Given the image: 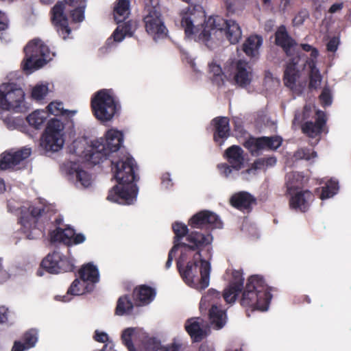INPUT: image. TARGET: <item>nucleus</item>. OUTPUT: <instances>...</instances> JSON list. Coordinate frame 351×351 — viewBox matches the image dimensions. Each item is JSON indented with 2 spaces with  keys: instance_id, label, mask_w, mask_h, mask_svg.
<instances>
[{
  "instance_id": "nucleus-27",
  "label": "nucleus",
  "mask_w": 351,
  "mask_h": 351,
  "mask_svg": "<svg viewBox=\"0 0 351 351\" xmlns=\"http://www.w3.org/2000/svg\"><path fill=\"white\" fill-rule=\"evenodd\" d=\"M211 124L214 127V140L221 145L230 135L229 119L226 117H217L212 120Z\"/></svg>"
},
{
  "instance_id": "nucleus-4",
  "label": "nucleus",
  "mask_w": 351,
  "mask_h": 351,
  "mask_svg": "<svg viewBox=\"0 0 351 351\" xmlns=\"http://www.w3.org/2000/svg\"><path fill=\"white\" fill-rule=\"evenodd\" d=\"M11 202L8 203V208L11 212L20 210L19 223L22 232L29 239H34L42 234L41 221L49 219L52 206L45 200L23 202L20 206H15Z\"/></svg>"
},
{
  "instance_id": "nucleus-12",
  "label": "nucleus",
  "mask_w": 351,
  "mask_h": 351,
  "mask_svg": "<svg viewBox=\"0 0 351 351\" xmlns=\"http://www.w3.org/2000/svg\"><path fill=\"white\" fill-rule=\"evenodd\" d=\"M221 301L220 293L214 289H210L202 296L199 303L201 312L208 311L210 322L216 329L222 328L227 319L226 311L221 307Z\"/></svg>"
},
{
  "instance_id": "nucleus-1",
  "label": "nucleus",
  "mask_w": 351,
  "mask_h": 351,
  "mask_svg": "<svg viewBox=\"0 0 351 351\" xmlns=\"http://www.w3.org/2000/svg\"><path fill=\"white\" fill-rule=\"evenodd\" d=\"M123 142V134L115 128L109 129L104 138L89 141L85 137L75 140L70 152L73 158L61 167L69 182L78 189H88L93 184L92 176L82 169L80 162L97 165L116 153Z\"/></svg>"
},
{
  "instance_id": "nucleus-33",
  "label": "nucleus",
  "mask_w": 351,
  "mask_h": 351,
  "mask_svg": "<svg viewBox=\"0 0 351 351\" xmlns=\"http://www.w3.org/2000/svg\"><path fill=\"white\" fill-rule=\"evenodd\" d=\"M79 277L85 283L92 285L93 288H94L95 285L99 280V270L95 265L92 263H88L84 265L79 271Z\"/></svg>"
},
{
  "instance_id": "nucleus-24",
  "label": "nucleus",
  "mask_w": 351,
  "mask_h": 351,
  "mask_svg": "<svg viewBox=\"0 0 351 351\" xmlns=\"http://www.w3.org/2000/svg\"><path fill=\"white\" fill-rule=\"evenodd\" d=\"M92 285L85 283L80 277L75 279L68 289L66 293L64 295L56 296V300L63 302H70L73 296H79L93 290Z\"/></svg>"
},
{
  "instance_id": "nucleus-5",
  "label": "nucleus",
  "mask_w": 351,
  "mask_h": 351,
  "mask_svg": "<svg viewBox=\"0 0 351 351\" xmlns=\"http://www.w3.org/2000/svg\"><path fill=\"white\" fill-rule=\"evenodd\" d=\"M121 340L129 351H179L180 346L173 343L162 346L154 337H149L142 328H128L122 332Z\"/></svg>"
},
{
  "instance_id": "nucleus-35",
  "label": "nucleus",
  "mask_w": 351,
  "mask_h": 351,
  "mask_svg": "<svg viewBox=\"0 0 351 351\" xmlns=\"http://www.w3.org/2000/svg\"><path fill=\"white\" fill-rule=\"evenodd\" d=\"M254 200L253 196L249 193L241 191L231 197L230 203L235 208L245 210L249 208Z\"/></svg>"
},
{
  "instance_id": "nucleus-55",
  "label": "nucleus",
  "mask_w": 351,
  "mask_h": 351,
  "mask_svg": "<svg viewBox=\"0 0 351 351\" xmlns=\"http://www.w3.org/2000/svg\"><path fill=\"white\" fill-rule=\"evenodd\" d=\"M339 43L338 38H332L327 44V49L330 51H335L337 49Z\"/></svg>"
},
{
  "instance_id": "nucleus-9",
  "label": "nucleus",
  "mask_w": 351,
  "mask_h": 351,
  "mask_svg": "<svg viewBox=\"0 0 351 351\" xmlns=\"http://www.w3.org/2000/svg\"><path fill=\"white\" fill-rule=\"evenodd\" d=\"M210 264L202 259L199 262H189L178 268L183 280L189 287L197 290L204 289L210 283Z\"/></svg>"
},
{
  "instance_id": "nucleus-43",
  "label": "nucleus",
  "mask_w": 351,
  "mask_h": 351,
  "mask_svg": "<svg viewBox=\"0 0 351 351\" xmlns=\"http://www.w3.org/2000/svg\"><path fill=\"white\" fill-rule=\"evenodd\" d=\"M49 114L54 116H66L72 117L76 114L75 110H68L64 108L63 103L61 101H52L47 107Z\"/></svg>"
},
{
  "instance_id": "nucleus-49",
  "label": "nucleus",
  "mask_w": 351,
  "mask_h": 351,
  "mask_svg": "<svg viewBox=\"0 0 351 351\" xmlns=\"http://www.w3.org/2000/svg\"><path fill=\"white\" fill-rule=\"evenodd\" d=\"M317 157V154L315 152L307 149V148H300L298 149L294 154L293 158L295 160H305L306 161L313 162V159Z\"/></svg>"
},
{
  "instance_id": "nucleus-59",
  "label": "nucleus",
  "mask_w": 351,
  "mask_h": 351,
  "mask_svg": "<svg viewBox=\"0 0 351 351\" xmlns=\"http://www.w3.org/2000/svg\"><path fill=\"white\" fill-rule=\"evenodd\" d=\"M342 8H343L342 3H335L330 7L329 12L330 13H335V12L341 10Z\"/></svg>"
},
{
  "instance_id": "nucleus-62",
  "label": "nucleus",
  "mask_w": 351,
  "mask_h": 351,
  "mask_svg": "<svg viewBox=\"0 0 351 351\" xmlns=\"http://www.w3.org/2000/svg\"><path fill=\"white\" fill-rule=\"evenodd\" d=\"M303 18L302 16L299 15L295 17L293 20V23L296 25H300L303 23Z\"/></svg>"
},
{
  "instance_id": "nucleus-10",
  "label": "nucleus",
  "mask_w": 351,
  "mask_h": 351,
  "mask_svg": "<svg viewBox=\"0 0 351 351\" xmlns=\"http://www.w3.org/2000/svg\"><path fill=\"white\" fill-rule=\"evenodd\" d=\"M24 51L25 57L23 68L29 73L43 67L54 56V53L38 38L29 42Z\"/></svg>"
},
{
  "instance_id": "nucleus-30",
  "label": "nucleus",
  "mask_w": 351,
  "mask_h": 351,
  "mask_svg": "<svg viewBox=\"0 0 351 351\" xmlns=\"http://www.w3.org/2000/svg\"><path fill=\"white\" fill-rule=\"evenodd\" d=\"M291 195L290 206L292 208L304 212L309 206L312 194L309 191H296Z\"/></svg>"
},
{
  "instance_id": "nucleus-3",
  "label": "nucleus",
  "mask_w": 351,
  "mask_h": 351,
  "mask_svg": "<svg viewBox=\"0 0 351 351\" xmlns=\"http://www.w3.org/2000/svg\"><path fill=\"white\" fill-rule=\"evenodd\" d=\"M112 170L118 184L109 191L107 199L123 205L134 204L137 197L138 189L134 182L137 180V167L134 158L123 154L119 160H111Z\"/></svg>"
},
{
  "instance_id": "nucleus-40",
  "label": "nucleus",
  "mask_w": 351,
  "mask_h": 351,
  "mask_svg": "<svg viewBox=\"0 0 351 351\" xmlns=\"http://www.w3.org/2000/svg\"><path fill=\"white\" fill-rule=\"evenodd\" d=\"M47 117V112L43 110H36L29 114L26 117V120L32 127L35 129H40L46 121Z\"/></svg>"
},
{
  "instance_id": "nucleus-44",
  "label": "nucleus",
  "mask_w": 351,
  "mask_h": 351,
  "mask_svg": "<svg viewBox=\"0 0 351 351\" xmlns=\"http://www.w3.org/2000/svg\"><path fill=\"white\" fill-rule=\"evenodd\" d=\"M276 163V158L275 157L261 158L254 161L252 168L247 169L245 172H243L242 173L254 174L256 170L274 167Z\"/></svg>"
},
{
  "instance_id": "nucleus-18",
  "label": "nucleus",
  "mask_w": 351,
  "mask_h": 351,
  "mask_svg": "<svg viewBox=\"0 0 351 351\" xmlns=\"http://www.w3.org/2000/svg\"><path fill=\"white\" fill-rule=\"evenodd\" d=\"M41 266L49 273L57 274L72 271L73 262L60 252L54 251L43 260Z\"/></svg>"
},
{
  "instance_id": "nucleus-61",
  "label": "nucleus",
  "mask_w": 351,
  "mask_h": 351,
  "mask_svg": "<svg viewBox=\"0 0 351 351\" xmlns=\"http://www.w3.org/2000/svg\"><path fill=\"white\" fill-rule=\"evenodd\" d=\"M269 75L270 73L266 75L265 80V83L267 84L269 80H271L274 85H278L279 81L278 80V79H274L271 76H269Z\"/></svg>"
},
{
  "instance_id": "nucleus-57",
  "label": "nucleus",
  "mask_w": 351,
  "mask_h": 351,
  "mask_svg": "<svg viewBox=\"0 0 351 351\" xmlns=\"http://www.w3.org/2000/svg\"><path fill=\"white\" fill-rule=\"evenodd\" d=\"M8 27V20L3 13L0 12V31L5 30Z\"/></svg>"
},
{
  "instance_id": "nucleus-48",
  "label": "nucleus",
  "mask_w": 351,
  "mask_h": 351,
  "mask_svg": "<svg viewBox=\"0 0 351 351\" xmlns=\"http://www.w3.org/2000/svg\"><path fill=\"white\" fill-rule=\"evenodd\" d=\"M3 122L9 130H21L23 128L24 121L21 117L7 116L4 117Z\"/></svg>"
},
{
  "instance_id": "nucleus-37",
  "label": "nucleus",
  "mask_w": 351,
  "mask_h": 351,
  "mask_svg": "<svg viewBox=\"0 0 351 351\" xmlns=\"http://www.w3.org/2000/svg\"><path fill=\"white\" fill-rule=\"evenodd\" d=\"M130 14V0H117L114 7V18L117 23L124 21Z\"/></svg>"
},
{
  "instance_id": "nucleus-46",
  "label": "nucleus",
  "mask_w": 351,
  "mask_h": 351,
  "mask_svg": "<svg viewBox=\"0 0 351 351\" xmlns=\"http://www.w3.org/2000/svg\"><path fill=\"white\" fill-rule=\"evenodd\" d=\"M49 91V84L47 82H39L32 90V97L35 100H42Z\"/></svg>"
},
{
  "instance_id": "nucleus-34",
  "label": "nucleus",
  "mask_w": 351,
  "mask_h": 351,
  "mask_svg": "<svg viewBox=\"0 0 351 351\" xmlns=\"http://www.w3.org/2000/svg\"><path fill=\"white\" fill-rule=\"evenodd\" d=\"M262 44L263 39L261 36H251L243 44V51L247 56L256 58Z\"/></svg>"
},
{
  "instance_id": "nucleus-6",
  "label": "nucleus",
  "mask_w": 351,
  "mask_h": 351,
  "mask_svg": "<svg viewBox=\"0 0 351 351\" xmlns=\"http://www.w3.org/2000/svg\"><path fill=\"white\" fill-rule=\"evenodd\" d=\"M271 299L269 288L261 276L256 275L248 279L241 303L242 306L251 308L252 310L266 311L268 310Z\"/></svg>"
},
{
  "instance_id": "nucleus-26",
  "label": "nucleus",
  "mask_w": 351,
  "mask_h": 351,
  "mask_svg": "<svg viewBox=\"0 0 351 351\" xmlns=\"http://www.w3.org/2000/svg\"><path fill=\"white\" fill-rule=\"evenodd\" d=\"M244 278L240 271H234L232 272V280L230 286L225 289L223 293V300L227 303H233L235 302L238 293L241 291L243 285Z\"/></svg>"
},
{
  "instance_id": "nucleus-22",
  "label": "nucleus",
  "mask_w": 351,
  "mask_h": 351,
  "mask_svg": "<svg viewBox=\"0 0 351 351\" xmlns=\"http://www.w3.org/2000/svg\"><path fill=\"white\" fill-rule=\"evenodd\" d=\"M31 154V149L23 147L19 150H10L2 154L0 159V168L7 169L14 168L22 161L27 159Z\"/></svg>"
},
{
  "instance_id": "nucleus-47",
  "label": "nucleus",
  "mask_w": 351,
  "mask_h": 351,
  "mask_svg": "<svg viewBox=\"0 0 351 351\" xmlns=\"http://www.w3.org/2000/svg\"><path fill=\"white\" fill-rule=\"evenodd\" d=\"M338 191L339 186L337 181L330 179L327 182L326 186L322 187L320 198L322 200L330 198L337 194Z\"/></svg>"
},
{
  "instance_id": "nucleus-39",
  "label": "nucleus",
  "mask_w": 351,
  "mask_h": 351,
  "mask_svg": "<svg viewBox=\"0 0 351 351\" xmlns=\"http://www.w3.org/2000/svg\"><path fill=\"white\" fill-rule=\"evenodd\" d=\"M304 176L298 172L288 173L285 178V184L289 194L298 191L303 184Z\"/></svg>"
},
{
  "instance_id": "nucleus-36",
  "label": "nucleus",
  "mask_w": 351,
  "mask_h": 351,
  "mask_svg": "<svg viewBox=\"0 0 351 351\" xmlns=\"http://www.w3.org/2000/svg\"><path fill=\"white\" fill-rule=\"evenodd\" d=\"M302 69H306L309 78V88L317 89L319 87L322 77L319 69L316 66V62H311L306 66H300Z\"/></svg>"
},
{
  "instance_id": "nucleus-38",
  "label": "nucleus",
  "mask_w": 351,
  "mask_h": 351,
  "mask_svg": "<svg viewBox=\"0 0 351 351\" xmlns=\"http://www.w3.org/2000/svg\"><path fill=\"white\" fill-rule=\"evenodd\" d=\"M136 29V25L132 21L119 24L114 31L112 37L114 42H121L125 36H132Z\"/></svg>"
},
{
  "instance_id": "nucleus-28",
  "label": "nucleus",
  "mask_w": 351,
  "mask_h": 351,
  "mask_svg": "<svg viewBox=\"0 0 351 351\" xmlns=\"http://www.w3.org/2000/svg\"><path fill=\"white\" fill-rule=\"evenodd\" d=\"M276 43L282 47L287 56L292 57L296 53V43L284 26L280 27L276 33Z\"/></svg>"
},
{
  "instance_id": "nucleus-32",
  "label": "nucleus",
  "mask_w": 351,
  "mask_h": 351,
  "mask_svg": "<svg viewBox=\"0 0 351 351\" xmlns=\"http://www.w3.org/2000/svg\"><path fill=\"white\" fill-rule=\"evenodd\" d=\"M156 296V291L152 288L142 285L136 288L133 292V297L136 302L139 306L147 305L149 304Z\"/></svg>"
},
{
  "instance_id": "nucleus-63",
  "label": "nucleus",
  "mask_w": 351,
  "mask_h": 351,
  "mask_svg": "<svg viewBox=\"0 0 351 351\" xmlns=\"http://www.w3.org/2000/svg\"><path fill=\"white\" fill-rule=\"evenodd\" d=\"M310 111H311V108L306 106L304 108V112H303L304 119H306L308 117V113L310 112Z\"/></svg>"
},
{
  "instance_id": "nucleus-7",
  "label": "nucleus",
  "mask_w": 351,
  "mask_h": 351,
  "mask_svg": "<svg viewBox=\"0 0 351 351\" xmlns=\"http://www.w3.org/2000/svg\"><path fill=\"white\" fill-rule=\"evenodd\" d=\"M186 240L187 243H175L178 245L177 252L180 256L177 260L178 268L187 265L190 262H199L202 261L200 250L210 244L213 237L210 233L204 234L198 231H193L187 234Z\"/></svg>"
},
{
  "instance_id": "nucleus-16",
  "label": "nucleus",
  "mask_w": 351,
  "mask_h": 351,
  "mask_svg": "<svg viewBox=\"0 0 351 351\" xmlns=\"http://www.w3.org/2000/svg\"><path fill=\"white\" fill-rule=\"evenodd\" d=\"M226 156L229 163L219 164L217 167L221 175L226 178L234 177L243 167L245 156L243 150L238 145H232L226 150Z\"/></svg>"
},
{
  "instance_id": "nucleus-15",
  "label": "nucleus",
  "mask_w": 351,
  "mask_h": 351,
  "mask_svg": "<svg viewBox=\"0 0 351 351\" xmlns=\"http://www.w3.org/2000/svg\"><path fill=\"white\" fill-rule=\"evenodd\" d=\"M64 143V125L57 119H51L41 139V146L46 151L58 152Z\"/></svg>"
},
{
  "instance_id": "nucleus-14",
  "label": "nucleus",
  "mask_w": 351,
  "mask_h": 351,
  "mask_svg": "<svg viewBox=\"0 0 351 351\" xmlns=\"http://www.w3.org/2000/svg\"><path fill=\"white\" fill-rule=\"evenodd\" d=\"M25 103V93L14 82L0 85V108L7 110L19 111Z\"/></svg>"
},
{
  "instance_id": "nucleus-25",
  "label": "nucleus",
  "mask_w": 351,
  "mask_h": 351,
  "mask_svg": "<svg viewBox=\"0 0 351 351\" xmlns=\"http://www.w3.org/2000/svg\"><path fill=\"white\" fill-rule=\"evenodd\" d=\"M185 328L195 341H199L207 335V324L199 317L188 319L185 324Z\"/></svg>"
},
{
  "instance_id": "nucleus-31",
  "label": "nucleus",
  "mask_w": 351,
  "mask_h": 351,
  "mask_svg": "<svg viewBox=\"0 0 351 351\" xmlns=\"http://www.w3.org/2000/svg\"><path fill=\"white\" fill-rule=\"evenodd\" d=\"M38 340V330L32 328L27 330L23 335V343L16 341L12 351H25L34 348Z\"/></svg>"
},
{
  "instance_id": "nucleus-56",
  "label": "nucleus",
  "mask_w": 351,
  "mask_h": 351,
  "mask_svg": "<svg viewBox=\"0 0 351 351\" xmlns=\"http://www.w3.org/2000/svg\"><path fill=\"white\" fill-rule=\"evenodd\" d=\"M8 309L3 306H0V323H5L8 320Z\"/></svg>"
},
{
  "instance_id": "nucleus-17",
  "label": "nucleus",
  "mask_w": 351,
  "mask_h": 351,
  "mask_svg": "<svg viewBox=\"0 0 351 351\" xmlns=\"http://www.w3.org/2000/svg\"><path fill=\"white\" fill-rule=\"evenodd\" d=\"M229 77L241 87L249 85L252 80V69L249 63L243 60L232 61L225 68Z\"/></svg>"
},
{
  "instance_id": "nucleus-21",
  "label": "nucleus",
  "mask_w": 351,
  "mask_h": 351,
  "mask_svg": "<svg viewBox=\"0 0 351 351\" xmlns=\"http://www.w3.org/2000/svg\"><path fill=\"white\" fill-rule=\"evenodd\" d=\"M50 238L52 242H62L68 245L82 243L86 239L83 234H76L70 227L64 229L57 228L50 232Z\"/></svg>"
},
{
  "instance_id": "nucleus-19",
  "label": "nucleus",
  "mask_w": 351,
  "mask_h": 351,
  "mask_svg": "<svg viewBox=\"0 0 351 351\" xmlns=\"http://www.w3.org/2000/svg\"><path fill=\"white\" fill-rule=\"evenodd\" d=\"M189 224L192 228L208 230L221 229L223 227L220 217L209 210H202L193 215L190 219Z\"/></svg>"
},
{
  "instance_id": "nucleus-11",
  "label": "nucleus",
  "mask_w": 351,
  "mask_h": 351,
  "mask_svg": "<svg viewBox=\"0 0 351 351\" xmlns=\"http://www.w3.org/2000/svg\"><path fill=\"white\" fill-rule=\"evenodd\" d=\"M143 21L147 33L154 41L167 38L168 29L160 13L158 0H145Z\"/></svg>"
},
{
  "instance_id": "nucleus-50",
  "label": "nucleus",
  "mask_w": 351,
  "mask_h": 351,
  "mask_svg": "<svg viewBox=\"0 0 351 351\" xmlns=\"http://www.w3.org/2000/svg\"><path fill=\"white\" fill-rule=\"evenodd\" d=\"M173 230L175 233V243H179V240L186 234L188 232L187 226L182 223L175 222L173 224Z\"/></svg>"
},
{
  "instance_id": "nucleus-64",
  "label": "nucleus",
  "mask_w": 351,
  "mask_h": 351,
  "mask_svg": "<svg viewBox=\"0 0 351 351\" xmlns=\"http://www.w3.org/2000/svg\"><path fill=\"white\" fill-rule=\"evenodd\" d=\"M227 7L229 10H231L233 8L234 5V0H227L226 1Z\"/></svg>"
},
{
  "instance_id": "nucleus-42",
  "label": "nucleus",
  "mask_w": 351,
  "mask_h": 351,
  "mask_svg": "<svg viewBox=\"0 0 351 351\" xmlns=\"http://www.w3.org/2000/svg\"><path fill=\"white\" fill-rule=\"evenodd\" d=\"M209 72L213 82L217 86L224 84V80L227 77L228 73L226 70L225 72L222 71L221 66L217 62L213 61L209 64Z\"/></svg>"
},
{
  "instance_id": "nucleus-20",
  "label": "nucleus",
  "mask_w": 351,
  "mask_h": 351,
  "mask_svg": "<svg viewBox=\"0 0 351 351\" xmlns=\"http://www.w3.org/2000/svg\"><path fill=\"white\" fill-rule=\"evenodd\" d=\"M282 138L278 136L250 138L245 142V147L253 154L263 149H276L282 144Z\"/></svg>"
},
{
  "instance_id": "nucleus-13",
  "label": "nucleus",
  "mask_w": 351,
  "mask_h": 351,
  "mask_svg": "<svg viewBox=\"0 0 351 351\" xmlns=\"http://www.w3.org/2000/svg\"><path fill=\"white\" fill-rule=\"evenodd\" d=\"M300 47L305 51L310 52V57L305 58L298 51L296 45V53L289 60L285 71V84L287 86L293 88L299 77L300 66H306L311 61L316 62L318 56V51L308 44H301Z\"/></svg>"
},
{
  "instance_id": "nucleus-53",
  "label": "nucleus",
  "mask_w": 351,
  "mask_h": 351,
  "mask_svg": "<svg viewBox=\"0 0 351 351\" xmlns=\"http://www.w3.org/2000/svg\"><path fill=\"white\" fill-rule=\"evenodd\" d=\"M94 339L95 341H97L98 342L106 343H108V342H111L110 341H109V337H108V334L104 332L99 331V330H95Z\"/></svg>"
},
{
  "instance_id": "nucleus-29",
  "label": "nucleus",
  "mask_w": 351,
  "mask_h": 351,
  "mask_svg": "<svg viewBox=\"0 0 351 351\" xmlns=\"http://www.w3.org/2000/svg\"><path fill=\"white\" fill-rule=\"evenodd\" d=\"M326 119L323 112H317V118L315 122L306 121L302 127V131L309 137L315 138L322 132L325 125Z\"/></svg>"
},
{
  "instance_id": "nucleus-41",
  "label": "nucleus",
  "mask_w": 351,
  "mask_h": 351,
  "mask_svg": "<svg viewBox=\"0 0 351 351\" xmlns=\"http://www.w3.org/2000/svg\"><path fill=\"white\" fill-rule=\"evenodd\" d=\"M75 9L71 11V17L74 22H82L84 19L85 0H65Z\"/></svg>"
},
{
  "instance_id": "nucleus-52",
  "label": "nucleus",
  "mask_w": 351,
  "mask_h": 351,
  "mask_svg": "<svg viewBox=\"0 0 351 351\" xmlns=\"http://www.w3.org/2000/svg\"><path fill=\"white\" fill-rule=\"evenodd\" d=\"M319 99H320V101L322 104L323 106H330L332 103V98H331V95H330V90L325 87L320 96H319Z\"/></svg>"
},
{
  "instance_id": "nucleus-54",
  "label": "nucleus",
  "mask_w": 351,
  "mask_h": 351,
  "mask_svg": "<svg viewBox=\"0 0 351 351\" xmlns=\"http://www.w3.org/2000/svg\"><path fill=\"white\" fill-rule=\"evenodd\" d=\"M178 249V245H174L173 247L170 250V252H169L168 259L165 264L166 269H169L171 267L173 258L176 256Z\"/></svg>"
},
{
  "instance_id": "nucleus-58",
  "label": "nucleus",
  "mask_w": 351,
  "mask_h": 351,
  "mask_svg": "<svg viewBox=\"0 0 351 351\" xmlns=\"http://www.w3.org/2000/svg\"><path fill=\"white\" fill-rule=\"evenodd\" d=\"M199 351H214L212 344L205 343L201 345Z\"/></svg>"
},
{
  "instance_id": "nucleus-23",
  "label": "nucleus",
  "mask_w": 351,
  "mask_h": 351,
  "mask_svg": "<svg viewBox=\"0 0 351 351\" xmlns=\"http://www.w3.org/2000/svg\"><path fill=\"white\" fill-rule=\"evenodd\" d=\"M64 6L62 2H58L52 9V21L57 31L63 39H66L71 33L68 19L64 14Z\"/></svg>"
},
{
  "instance_id": "nucleus-45",
  "label": "nucleus",
  "mask_w": 351,
  "mask_h": 351,
  "mask_svg": "<svg viewBox=\"0 0 351 351\" xmlns=\"http://www.w3.org/2000/svg\"><path fill=\"white\" fill-rule=\"evenodd\" d=\"M133 307V304L128 295L121 296L117 301L115 313L119 316L130 315Z\"/></svg>"
},
{
  "instance_id": "nucleus-8",
  "label": "nucleus",
  "mask_w": 351,
  "mask_h": 351,
  "mask_svg": "<svg viewBox=\"0 0 351 351\" xmlns=\"http://www.w3.org/2000/svg\"><path fill=\"white\" fill-rule=\"evenodd\" d=\"M91 106L95 117L101 122H108L118 115L121 104L112 89H102L95 93Z\"/></svg>"
},
{
  "instance_id": "nucleus-2",
  "label": "nucleus",
  "mask_w": 351,
  "mask_h": 351,
  "mask_svg": "<svg viewBox=\"0 0 351 351\" xmlns=\"http://www.w3.org/2000/svg\"><path fill=\"white\" fill-rule=\"evenodd\" d=\"M190 5L183 9L179 23L186 36L204 43L208 48H214L225 39L236 44L241 38L239 24L233 20H226L219 16H210L205 20V12L200 5L202 0H182Z\"/></svg>"
},
{
  "instance_id": "nucleus-60",
  "label": "nucleus",
  "mask_w": 351,
  "mask_h": 351,
  "mask_svg": "<svg viewBox=\"0 0 351 351\" xmlns=\"http://www.w3.org/2000/svg\"><path fill=\"white\" fill-rule=\"evenodd\" d=\"M162 184L165 185L166 187H169L171 184L169 182H171V179L169 178V173H165L162 176Z\"/></svg>"
},
{
  "instance_id": "nucleus-51",
  "label": "nucleus",
  "mask_w": 351,
  "mask_h": 351,
  "mask_svg": "<svg viewBox=\"0 0 351 351\" xmlns=\"http://www.w3.org/2000/svg\"><path fill=\"white\" fill-rule=\"evenodd\" d=\"M9 267L4 264L3 258H0V283L7 281L11 277Z\"/></svg>"
}]
</instances>
